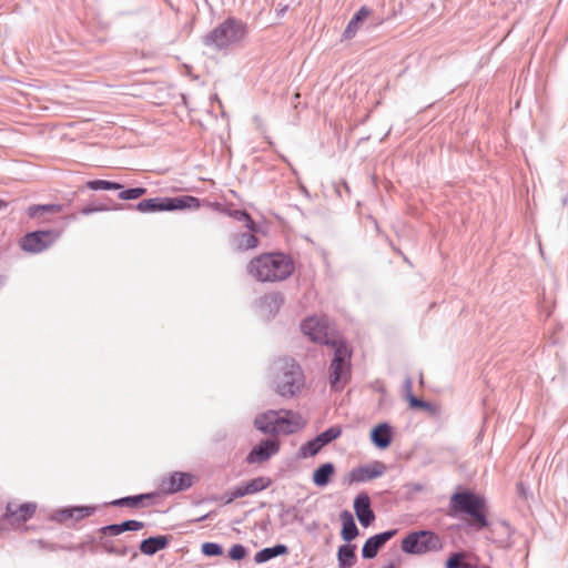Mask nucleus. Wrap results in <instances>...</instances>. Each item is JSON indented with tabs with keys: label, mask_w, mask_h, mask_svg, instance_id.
I'll use <instances>...</instances> for the list:
<instances>
[{
	"label": "nucleus",
	"mask_w": 568,
	"mask_h": 568,
	"mask_svg": "<svg viewBox=\"0 0 568 568\" xmlns=\"http://www.w3.org/2000/svg\"><path fill=\"white\" fill-rule=\"evenodd\" d=\"M407 400L412 408H422V409H430V403L419 399L414 394H407Z\"/></svg>",
	"instance_id": "ea45409f"
},
{
	"label": "nucleus",
	"mask_w": 568,
	"mask_h": 568,
	"mask_svg": "<svg viewBox=\"0 0 568 568\" xmlns=\"http://www.w3.org/2000/svg\"><path fill=\"white\" fill-rule=\"evenodd\" d=\"M382 568H395L394 564L393 562H389L388 565L382 567Z\"/></svg>",
	"instance_id": "603ef678"
},
{
	"label": "nucleus",
	"mask_w": 568,
	"mask_h": 568,
	"mask_svg": "<svg viewBox=\"0 0 568 568\" xmlns=\"http://www.w3.org/2000/svg\"><path fill=\"white\" fill-rule=\"evenodd\" d=\"M87 186L90 190L98 191V190H109V181L106 180H92L87 183Z\"/></svg>",
	"instance_id": "c03bdc74"
},
{
	"label": "nucleus",
	"mask_w": 568,
	"mask_h": 568,
	"mask_svg": "<svg viewBox=\"0 0 568 568\" xmlns=\"http://www.w3.org/2000/svg\"><path fill=\"white\" fill-rule=\"evenodd\" d=\"M337 565L338 568H352L356 561V545L354 544H343L337 549Z\"/></svg>",
	"instance_id": "4be33fe9"
},
{
	"label": "nucleus",
	"mask_w": 568,
	"mask_h": 568,
	"mask_svg": "<svg viewBox=\"0 0 568 568\" xmlns=\"http://www.w3.org/2000/svg\"><path fill=\"white\" fill-rule=\"evenodd\" d=\"M231 216L240 222H244L245 226L254 232L256 231V223L252 220L250 214L244 210H234L231 212Z\"/></svg>",
	"instance_id": "f704fd0d"
},
{
	"label": "nucleus",
	"mask_w": 568,
	"mask_h": 568,
	"mask_svg": "<svg viewBox=\"0 0 568 568\" xmlns=\"http://www.w3.org/2000/svg\"><path fill=\"white\" fill-rule=\"evenodd\" d=\"M95 508L90 506H74L72 507V519L73 520H80L85 517L91 516L94 513Z\"/></svg>",
	"instance_id": "4c0bfd02"
},
{
	"label": "nucleus",
	"mask_w": 568,
	"mask_h": 568,
	"mask_svg": "<svg viewBox=\"0 0 568 568\" xmlns=\"http://www.w3.org/2000/svg\"><path fill=\"white\" fill-rule=\"evenodd\" d=\"M301 329L311 341L333 346L334 356L329 366V384L333 390H342L351 376L352 352L346 342L329 341L326 322L315 316L305 318L301 324Z\"/></svg>",
	"instance_id": "f257e3e1"
},
{
	"label": "nucleus",
	"mask_w": 568,
	"mask_h": 568,
	"mask_svg": "<svg viewBox=\"0 0 568 568\" xmlns=\"http://www.w3.org/2000/svg\"><path fill=\"white\" fill-rule=\"evenodd\" d=\"M442 548L440 537L432 530L413 531L402 540V550L410 555H422Z\"/></svg>",
	"instance_id": "423d86ee"
},
{
	"label": "nucleus",
	"mask_w": 568,
	"mask_h": 568,
	"mask_svg": "<svg viewBox=\"0 0 568 568\" xmlns=\"http://www.w3.org/2000/svg\"><path fill=\"white\" fill-rule=\"evenodd\" d=\"M324 446L322 445L321 442L317 440V437L308 440L307 443H305L304 445L301 446L300 448V455L304 458L306 457H313L315 456L316 454H318V452L323 448Z\"/></svg>",
	"instance_id": "7c9ffc66"
},
{
	"label": "nucleus",
	"mask_w": 568,
	"mask_h": 568,
	"mask_svg": "<svg viewBox=\"0 0 568 568\" xmlns=\"http://www.w3.org/2000/svg\"><path fill=\"white\" fill-rule=\"evenodd\" d=\"M122 209V205L121 204H116L113 210H121Z\"/></svg>",
	"instance_id": "5fc2aeb1"
},
{
	"label": "nucleus",
	"mask_w": 568,
	"mask_h": 568,
	"mask_svg": "<svg viewBox=\"0 0 568 568\" xmlns=\"http://www.w3.org/2000/svg\"><path fill=\"white\" fill-rule=\"evenodd\" d=\"M244 484L248 495H253L266 489L272 484V480L268 477L261 476L253 478Z\"/></svg>",
	"instance_id": "c756f323"
},
{
	"label": "nucleus",
	"mask_w": 568,
	"mask_h": 568,
	"mask_svg": "<svg viewBox=\"0 0 568 568\" xmlns=\"http://www.w3.org/2000/svg\"><path fill=\"white\" fill-rule=\"evenodd\" d=\"M354 511L363 527L371 526L375 520V514L371 506V498L367 493H359L354 499Z\"/></svg>",
	"instance_id": "4468645a"
},
{
	"label": "nucleus",
	"mask_w": 568,
	"mask_h": 568,
	"mask_svg": "<svg viewBox=\"0 0 568 568\" xmlns=\"http://www.w3.org/2000/svg\"><path fill=\"white\" fill-rule=\"evenodd\" d=\"M108 210H109V207L105 206V205H92V204H90V205L84 206L81 212L84 215H89V214L94 213V212L108 211Z\"/></svg>",
	"instance_id": "a18cd8bd"
},
{
	"label": "nucleus",
	"mask_w": 568,
	"mask_h": 568,
	"mask_svg": "<svg viewBox=\"0 0 568 568\" xmlns=\"http://www.w3.org/2000/svg\"><path fill=\"white\" fill-rule=\"evenodd\" d=\"M405 488H407L408 493L416 494L424 489V485L420 483H408L405 485Z\"/></svg>",
	"instance_id": "49530a36"
},
{
	"label": "nucleus",
	"mask_w": 568,
	"mask_h": 568,
	"mask_svg": "<svg viewBox=\"0 0 568 568\" xmlns=\"http://www.w3.org/2000/svg\"><path fill=\"white\" fill-rule=\"evenodd\" d=\"M250 275L260 282L286 280L294 272L291 257L283 253H266L253 258L248 265Z\"/></svg>",
	"instance_id": "f03ea898"
},
{
	"label": "nucleus",
	"mask_w": 568,
	"mask_h": 568,
	"mask_svg": "<svg viewBox=\"0 0 568 568\" xmlns=\"http://www.w3.org/2000/svg\"><path fill=\"white\" fill-rule=\"evenodd\" d=\"M247 24L235 17H229L203 37V44L216 51L240 45L247 37Z\"/></svg>",
	"instance_id": "20e7f679"
},
{
	"label": "nucleus",
	"mask_w": 568,
	"mask_h": 568,
	"mask_svg": "<svg viewBox=\"0 0 568 568\" xmlns=\"http://www.w3.org/2000/svg\"><path fill=\"white\" fill-rule=\"evenodd\" d=\"M292 516L293 519H297V509L295 506H285L281 505V513L280 518L282 519L283 525L287 524V520H285L286 517Z\"/></svg>",
	"instance_id": "a19ab883"
},
{
	"label": "nucleus",
	"mask_w": 568,
	"mask_h": 568,
	"mask_svg": "<svg viewBox=\"0 0 568 568\" xmlns=\"http://www.w3.org/2000/svg\"><path fill=\"white\" fill-rule=\"evenodd\" d=\"M169 211L196 210L201 206V200L192 195L168 197Z\"/></svg>",
	"instance_id": "5701e85b"
},
{
	"label": "nucleus",
	"mask_w": 568,
	"mask_h": 568,
	"mask_svg": "<svg viewBox=\"0 0 568 568\" xmlns=\"http://www.w3.org/2000/svg\"><path fill=\"white\" fill-rule=\"evenodd\" d=\"M247 555V550L246 548L241 545V544H235L231 547V549L229 550V557L232 559V560H235V561H239V560H242L246 557Z\"/></svg>",
	"instance_id": "58836bf2"
},
{
	"label": "nucleus",
	"mask_w": 568,
	"mask_h": 568,
	"mask_svg": "<svg viewBox=\"0 0 568 568\" xmlns=\"http://www.w3.org/2000/svg\"><path fill=\"white\" fill-rule=\"evenodd\" d=\"M170 538L165 535L152 536L140 542V551L146 556H153L169 546Z\"/></svg>",
	"instance_id": "6ab92c4d"
},
{
	"label": "nucleus",
	"mask_w": 568,
	"mask_h": 568,
	"mask_svg": "<svg viewBox=\"0 0 568 568\" xmlns=\"http://www.w3.org/2000/svg\"><path fill=\"white\" fill-rule=\"evenodd\" d=\"M58 547L57 546H51L50 549L51 550H55Z\"/></svg>",
	"instance_id": "6e6d98bb"
},
{
	"label": "nucleus",
	"mask_w": 568,
	"mask_h": 568,
	"mask_svg": "<svg viewBox=\"0 0 568 568\" xmlns=\"http://www.w3.org/2000/svg\"><path fill=\"white\" fill-rule=\"evenodd\" d=\"M145 193H146L145 187H131V189L122 190L118 196L121 200L130 201V200H136V199L141 197L142 195H144Z\"/></svg>",
	"instance_id": "e433bc0d"
},
{
	"label": "nucleus",
	"mask_w": 568,
	"mask_h": 568,
	"mask_svg": "<svg viewBox=\"0 0 568 568\" xmlns=\"http://www.w3.org/2000/svg\"><path fill=\"white\" fill-rule=\"evenodd\" d=\"M234 243L237 251H246L255 248L258 245V240L252 233H241L234 236Z\"/></svg>",
	"instance_id": "cd10ccee"
},
{
	"label": "nucleus",
	"mask_w": 568,
	"mask_h": 568,
	"mask_svg": "<svg viewBox=\"0 0 568 568\" xmlns=\"http://www.w3.org/2000/svg\"><path fill=\"white\" fill-rule=\"evenodd\" d=\"M336 469L333 463H324L321 466H318L312 476L313 484L317 487H325L327 486L332 477L334 476Z\"/></svg>",
	"instance_id": "b1692460"
},
{
	"label": "nucleus",
	"mask_w": 568,
	"mask_h": 568,
	"mask_svg": "<svg viewBox=\"0 0 568 568\" xmlns=\"http://www.w3.org/2000/svg\"><path fill=\"white\" fill-rule=\"evenodd\" d=\"M61 211L62 205L60 204L31 205L28 207V215L31 219H37L43 216L45 213L54 214L60 213Z\"/></svg>",
	"instance_id": "c85d7f7f"
},
{
	"label": "nucleus",
	"mask_w": 568,
	"mask_h": 568,
	"mask_svg": "<svg viewBox=\"0 0 568 568\" xmlns=\"http://www.w3.org/2000/svg\"><path fill=\"white\" fill-rule=\"evenodd\" d=\"M288 554V547L284 544H277L273 547H266L262 550L257 551L254 556V561L256 564H263L266 562L277 556L286 555Z\"/></svg>",
	"instance_id": "a878e982"
},
{
	"label": "nucleus",
	"mask_w": 568,
	"mask_h": 568,
	"mask_svg": "<svg viewBox=\"0 0 568 568\" xmlns=\"http://www.w3.org/2000/svg\"><path fill=\"white\" fill-rule=\"evenodd\" d=\"M371 440L379 449L389 447L393 440V428L388 423H381L371 430Z\"/></svg>",
	"instance_id": "f3484780"
},
{
	"label": "nucleus",
	"mask_w": 568,
	"mask_h": 568,
	"mask_svg": "<svg viewBox=\"0 0 568 568\" xmlns=\"http://www.w3.org/2000/svg\"><path fill=\"white\" fill-rule=\"evenodd\" d=\"M271 371L274 389L281 397L293 398L303 389L305 385L304 373L295 359L277 358L273 362Z\"/></svg>",
	"instance_id": "7ed1b4c3"
},
{
	"label": "nucleus",
	"mask_w": 568,
	"mask_h": 568,
	"mask_svg": "<svg viewBox=\"0 0 568 568\" xmlns=\"http://www.w3.org/2000/svg\"><path fill=\"white\" fill-rule=\"evenodd\" d=\"M155 494L149 493V494H140L134 496H126L119 499H114L110 503L111 506L114 507H132L136 508L141 506L142 501L145 499H151Z\"/></svg>",
	"instance_id": "bb28decb"
},
{
	"label": "nucleus",
	"mask_w": 568,
	"mask_h": 568,
	"mask_svg": "<svg viewBox=\"0 0 568 568\" xmlns=\"http://www.w3.org/2000/svg\"><path fill=\"white\" fill-rule=\"evenodd\" d=\"M278 450L280 440L276 438H266L252 448L245 460L250 465L262 464L267 462L272 456L276 455Z\"/></svg>",
	"instance_id": "1a4fd4ad"
},
{
	"label": "nucleus",
	"mask_w": 568,
	"mask_h": 568,
	"mask_svg": "<svg viewBox=\"0 0 568 568\" xmlns=\"http://www.w3.org/2000/svg\"><path fill=\"white\" fill-rule=\"evenodd\" d=\"M284 303V296L280 292H273L264 295L256 301L260 313L266 320L274 317Z\"/></svg>",
	"instance_id": "2eb2a0df"
},
{
	"label": "nucleus",
	"mask_w": 568,
	"mask_h": 568,
	"mask_svg": "<svg viewBox=\"0 0 568 568\" xmlns=\"http://www.w3.org/2000/svg\"><path fill=\"white\" fill-rule=\"evenodd\" d=\"M100 544H101L102 549L105 552L111 554V555L124 557L129 552V548L128 547H125V546H121V547L115 546V545H113V542L111 540H101Z\"/></svg>",
	"instance_id": "72a5a7b5"
},
{
	"label": "nucleus",
	"mask_w": 568,
	"mask_h": 568,
	"mask_svg": "<svg viewBox=\"0 0 568 568\" xmlns=\"http://www.w3.org/2000/svg\"><path fill=\"white\" fill-rule=\"evenodd\" d=\"M4 283H6V277L0 276V288L4 285Z\"/></svg>",
	"instance_id": "3c124183"
},
{
	"label": "nucleus",
	"mask_w": 568,
	"mask_h": 568,
	"mask_svg": "<svg viewBox=\"0 0 568 568\" xmlns=\"http://www.w3.org/2000/svg\"><path fill=\"white\" fill-rule=\"evenodd\" d=\"M371 13V9L365 6L361 7L347 23L343 32V38L346 40L354 38L364 20H366Z\"/></svg>",
	"instance_id": "412c9836"
},
{
	"label": "nucleus",
	"mask_w": 568,
	"mask_h": 568,
	"mask_svg": "<svg viewBox=\"0 0 568 568\" xmlns=\"http://www.w3.org/2000/svg\"><path fill=\"white\" fill-rule=\"evenodd\" d=\"M123 185L119 182L109 181V190H120L122 191Z\"/></svg>",
	"instance_id": "09e8293b"
},
{
	"label": "nucleus",
	"mask_w": 568,
	"mask_h": 568,
	"mask_svg": "<svg viewBox=\"0 0 568 568\" xmlns=\"http://www.w3.org/2000/svg\"><path fill=\"white\" fill-rule=\"evenodd\" d=\"M201 551L206 557H217L223 555V547L217 542H204L201 546Z\"/></svg>",
	"instance_id": "c9c22d12"
},
{
	"label": "nucleus",
	"mask_w": 568,
	"mask_h": 568,
	"mask_svg": "<svg viewBox=\"0 0 568 568\" xmlns=\"http://www.w3.org/2000/svg\"><path fill=\"white\" fill-rule=\"evenodd\" d=\"M277 428H276V435L277 434H294L301 428L304 427L305 423L300 414L287 410V409H280L277 410Z\"/></svg>",
	"instance_id": "9b49d317"
},
{
	"label": "nucleus",
	"mask_w": 568,
	"mask_h": 568,
	"mask_svg": "<svg viewBox=\"0 0 568 568\" xmlns=\"http://www.w3.org/2000/svg\"><path fill=\"white\" fill-rule=\"evenodd\" d=\"M72 507L69 508H62L60 510H57L54 515L52 516V519L59 523H67L68 520L72 519Z\"/></svg>",
	"instance_id": "79ce46f5"
},
{
	"label": "nucleus",
	"mask_w": 568,
	"mask_h": 568,
	"mask_svg": "<svg viewBox=\"0 0 568 568\" xmlns=\"http://www.w3.org/2000/svg\"><path fill=\"white\" fill-rule=\"evenodd\" d=\"M397 534V529L386 530L371 536L363 545L362 557L373 559L377 556L381 548Z\"/></svg>",
	"instance_id": "ddd939ff"
},
{
	"label": "nucleus",
	"mask_w": 568,
	"mask_h": 568,
	"mask_svg": "<svg viewBox=\"0 0 568 568\" xmlns=\"http://www.w3.org/2000/svg\"><path fill=\"white\" fill-rule=\"evenodd\" d=\"M386 470V466L378 460H375L368 465L353 468L349 471L351 483H366L372 479L381 477Z\"/></svg>",
	"instance_id": "f8f14e48"
},
{
	"label": "nucleus",
	"mask_w": 568,
	"mask_h": 568,
	"mask_svg": "<svg viewBox=\"0 0 568 568\" xmlns=\"http://www.w3.org/2000/svg\"><path fill=\"white\" fill-rule=\"evenodd\" d=\"M339 517L342 521L341 537L345 544H351L359 535V530L348 510L342 511Z\"/></svg>",
	"instance_id": "aec40b11"
},
{
	"label": "nucleus",
	"mask_w": 568,
	"mask_h": 568,
	"mask_svg": "<svg viewBox=\"0 0 568 568\" xmlns=\"http://www.w3.org/2000/svg\"><path fill=\"white\" fill-rule=\"evenodd\" d=\"M207 517H209V515H204V516L200 517V518L197 519V521H203V520H205Z\"/></svg>",
	"instance_id": "864d4df0"
},
{
	"label": "nucleus",
	"mask_w": 568,
	"mask_h": 568,
	"mask_svg": "<svg viewBox=\"0 0 568 568\" xmlns=\"http://www.w3.org/2000/svg\"><path fill=\"white\" fill-rule=\"evenodd\" d=\"M248 495V491L245 487V484L243 485H240V486H236L230 494V497L227 499L226 503H231L233 501L234 499H237V498H242L244 496H247Z\"/></svg>",
	"instance_id": "37998d69"
},
{
	"label": "nucleus",
	"mask_w": 568,
	"mask_h": 568,
	"mask_svg": "<svg viewBox=\"0 0 568 568\" xmlns=\"http://www.w3.org/2000/svg\"><path fill=\"white\" fill-rule=\"evenodd\" d=\"M342 434V428L341 426H332L327 429H325L324 432H322L321 434H318L316 437H317V440L322 443L323 446L325 445H328L329 443H332L333 440H335L336 438H338Z\"/></svg>",
	"instance_id": "2f4dec72"
},
{
	"label": "nucleus",
	"mask_w": 568,
	"mask_h": 568,
	"mask_svg": "<svg viewBox=\"0 0 568 568\" xmlns=\"http://www.w3.org/2000/svg\"><path fill=\"white\" fill-rule=\"evenodd\" d=\"M277 420V410L270 409L255 416L254 427L263 434L275 436Z\"/></svg>",
	"instance_id": "dca6fc26"
},
{
	"label": "nucleus",
	"mask_w": 568,
	"mask_h": 568,
	"mask_svg": "<svg viewBox=\"0 0 568 568\" xmlns=\"http://www.w3.org/2000/svg\"><path fill=\"white\" fill-rule=\"evenodd\" d=\"M412 389H413V379L410 377H406L404 381V390H405L406 397H407V394H413Z\"/></svg>",
	"instance_id": "de8ad7c7"
},
{
	"label": "nucleus",
	"mask_w": 568,
	"mask_h": 568,
	"mask_svg": "<svg viewBox=\"0 0 568 568\" xmlns=\"http://www.w3.org/2000/svg\"><path fill=\"white\" fill-rule=\"evenodd\" d=\"M465 552H454L445 562V568H477L468 562H464Z\"/></svg>",
	"instance_id": "473e14b6"
},
{
	"label": "nucleus",
	"mask_w": 568,
	"mask_h": 568,
	"mask_svg": "<svg viewBox=\"0 0 568 568\" xmlns=\"http://www.w3.org/2000/svg\"><path fill=\"white\" fill-rule=\"evenodd\" d=\"M194 476L185 471H172L164 476L159 485V489L163 495H173L192 487Z\"/></svg>",
	"instance_id": "6e6552de"
},
{
	"label": "nucleus",
	"mask_w": 568,
	"mask_h": 568,
	"mask_svg": "<svg viewBox=\"0 0 568 568\" xmlns=\"http://www.w3.org/2000/svg\"><path fill=\"white\" fill-rule=\"evenodd\" d=\"M37 505L34 503H24L17 506L8 503L6 513L2 515V521L9 525H20L29 520L36 513Z\"/></svg>",
	"instance_id": "9d476101"
},
{
	"label": "nucleus",
	"mask_w": 568,
	"mask_h": 568,
	"mask_svg": "<svg viewBox=\"0 0 568 568\" xmlns=\"http://www.w3.org/2000/svg\"><path fill=\"white\" fill-rule=\"evenodd\" d=\"M133 207L141 213L169 211L168 197H152L142 200Z\"/></svg>",
	"instance_id": "393cba45"
},
{
	"label": "nucleus",
	"mask_w": 568,
	"mask_h": 568,
	"mask_svg": "<svg viewBox=\"0 0 568 568\" xmlns=\"http://www.w3.org/2000/svg\"><path fill=\"white\" fill-rule=\"evenodd\" d=\"M60 235L61 233L55 230L33 231L21 239L20 246L26 252L38 254L52 246Z\"/></svg>",
	"instance_id": "0eeeda50"
},
{
	"label": "nucleus",
	"mask_w": 568,
	"mask_h": 568,
	"mask_svg": "<svg viewBox=\"0 0 568 568\" xmlns=\"http://www.w3.org/2000/svg\"><path fill=\"white\" fill-rule=\"evenodd\" d=\"M8 207V202L0 200V210H4Z\"/></svg>",
	"instance_id": "8fccbe9b"
},
{
	"label": "nucleus",
	"mask_w": 568,
	"mask_h": 568,
	"mask_svg": "<svg viewBox=\"0 0 568 568\" xmlns=\"http://www.w3.org/2000/svg\"><path fill=\"white\" fill-rule=\"evenodd\" d=\"M486 500L470 490L457 491L449 499V516L456 514L469 515L477 530H481L488 526L485 514Z\"/></svg>",
	"instance_id": "39448f33"
},
{
	"label": "nucleus",
	"mask_w": 568,
	"mask_h": 568,
	"mask_svg": "<svg viewBox=\"0 0 568 568\" xmlns=\"http://www.w3.org/2000/svg\"><path fill=\"white\" fill-rule=\"evenodd\" d=\"M144 527L142 521L134 519L125 520L120 524H111L103 526L99 529V532L103 536H118L125 531H138Z\"/></svg>",
	"instance_id": "a211bd4d"
}]
</instances>
